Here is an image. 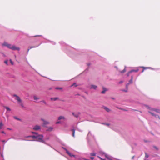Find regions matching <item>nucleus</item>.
<instances>
[{
	"mask_svg": "<svg viewBox=\"0 0 160 160\" xmlns=\"http://www.w3.org/2000/svg\"><path fill=\"white\" fill-rule=\"evenodd\" d=\"M13 96V97H15V99L17 100V102L21 107L22 108L24 107L23 104L20 98L16 94H14Z\"/></svg>",
	"mask_w": 160,
	"mask_h": 160,
	"instance_id": "1",
	"label": "nucleus"
},
{
	"mask_svg": "<svg viewBox=\"0 0 160 160\" xmlns=\"http://www.w3.org/2000/svg\"><path fill=\"white\" fill-rule=\"evenodd\" d=\"M13 50H19L20 48H19L16 47L15 46H11L10 44H8L7 47Z\"/></svg>",
	"mask_w": 160,
	"mask_h": 160,
	"instance_id": "2",
	"label": "nucleus"
},
{
	"mask_svg": "<svg viewBox=\"0 0 160 160\" xmlns=\"http://www.w3.org/2000/svg\"><path fill=\"white\" fill-rule=\"evenodd\" d=\"M36 139L37 141L40 142H43L44 141L43 140V136L42 135H37Z\"/></svg>",
	"mask_w": 160,
	"mask_h": 160,
	"instance_id": "3",
	"label": "nucleus"
},
{
	"mask_svg": "<svg viewBox=\"0 0 160 160\" xmlns=\"http://www.w3.org/2000/svg\"><path fill=\"white\" fill-rule=\"evenodd\" d=\"M40 128L41 127L40 126L38 125H36L33 127V129L37 131L40 129Z\"/></svg>",
	"mask_w": 160,
	"mask_h": 160,
	"instance_id": "4",
	"label": "nucleus"
},
{
	"mask_svg": "<svg viewBox=\"0 0 160 160\" xmlns=\"http://www.w3.org/2000/svg\"><path fill=\"white\" fill-rule=\"evenodd\" d=\"M148 112L150 113L152 115L155 116L157 118H159L160 119V117L158 115H156L154 113L151 112L149 111Z\"/></svg>",
	"mask_w": 160,
	"mask_h": 160,
	"instance_id": "5",
	"label": "nucleus"
},
{
	"mask_svg": "<svg viewBox=\"0 0 160 160\" xmlns=\"http://www.w3.org/2000/svg\"><path fill=\"white\" fill-rule=\"evenodd\" d=\"M66 152L67 153L70 157H75V156L74 155L72 154L71 153H70L68 150H66Z\"/></svg>",
	"mask_w": 160,
	"mask_h": 160,
	"instance_id": "6",
	"label": "nucleus"
},
{
	"mask_svg": "<svg viewBox=\"0 0 160 160\" xmlns=\"http://www.w3.org/2000/svg\"><path fill=\"white\" fill-rule=\"evenodd\" d=\"M151 110L153 111H154L156 112L160 113V110L159 109L152 108L151 109Z\"/></svg>",
	"mask_w": 160,
	"mask_h": 160,
	"instance_id": "7",
	"label": "nucleus"
},
{
	"mask_svg": "<svg viewBox=\"0 0 160 160\" xmlns=\"http://www.w3.org/2000/svg\"><path fill=\"white\" fill-rule=\"evenodd\" d=\"M72 114L76 118H78L79 115V113H75L73 112L72 113Z\"/></svg>",
	"mask_w": 160,
	"mask_h": 160,
	"instance_id": "8",
	"label": "nucleus"
},
{
	"mask_svg": "<svg viewBox=\"0 0 160 160\" xmlns=\"http://www.w3.org/2000/svg\"><path fill=\"white\" fill-rule=\"evenodd\" d=\"M138 71H139V69L137 68L135 70L133 69V70H131L129 72V73H131V72H138Z\"/></svg>",
	"mask_w": 160,
	"mask_h": 160,
	"instance_id": "9",
	"label": "nucleus"
},
{
	"mask_svg": "<svg viewBox=\"0 0 160 160\" xmlns=\"http://www.w3.org/2000/svg\"><path fill=\"white\" fill-rule=\"evenodd\" d=\"M65 119V117L63 116H60L58 118V120H60L61 119L64 120Z\"/></svg>",
	"mask_w": 160,
	"mask_h": 160,
	"instance_id": "10",
	"label": "nucleus"
},
{
	"mask_svg": "<svg viewBox=\"0 0 160 160\" xmlns=\"http://www.w3.org/2000/svg\"><path fill=\"white\" fill-rule=\"evenodd\" d=\"M37 135H32V136H29L27 137H32L33 139H36L37 138Z\"/></svg>",
	"mask_w": 160,
	"mask_h": 160,
	"instance_id": "11",
	"label": "nucleus"
},
{
	"mask_svg": "<svg viewBox=\"0 0 160 160\" xmlns=\"http://www.w3.org/2000/svg\"><path fill=\"white\" fill-rule=\"evenodd\" d=\"M71 131L72 132V136L73 137H75V130L74 129H72L71 130Z\"/></svg>",
	"mask_w": 160,
	"mask_h": 160,
	"instance_id": "12",
	"label": "nucleus"
},
{
	"mask_svg": "<svg viewBox=\"0 0 160 160\" xmlns=\"http://www.w3.org/2000/svg\"><path fill=\"white\" fill-rule=\"evenodd\" d=\"M103 108L104 109H105L107 112H109L110 111V110L108 108L106 107H104Z\"/></svg>",
	"mask_w": 160,
	"mask_h": 160,
	"instance_id": "13",
	"label": "nucleus"
},
{
	"mask_svg": "<svg viewBox=\"0 0 160 160\" xmlns=\"http://www.w3.org/2000/svg\"><path fill=\"white\" fill-rule=\"evenodd\" d=\"M58 99V98L57 97H56L55 98H51V100H52L56 101Z\"/></svg>",
	"mask_w": 160,
	"mask_h": 160,
	"instance_id": "14",
	"label": "nucleus"
},
{
	"mask_svg": "<svg viewBox=\"0 0 160 160\" xmlns=\"http://www.w3.org/2000/svg\"><path fill=\"white\" fill-rule=\"evenodd\" d=\"M91 87L92 88H93L94 89H96L97 88V86L95 85H92L91 86Z\"/></svg>",
	"mask_w": 160,
	"mask_h": 160,
	"instance_id": "15",
	"label": "nucleus"
},
{
	"mask_svg": "<svg viewBox=\"0 0 160 160\" xmlns=\"http://www.w3.org/2000/svg\"><path fill=\"white\" fill-rule=\"evenodd\" d=\"M33 98L35 100H38L39 99V98L36 96H34Z\"/></svg>",
	"mask_w": 160,
	"mask_h": 160,
	"instance_id": "16",
	"label": "nucleus"
},
{
	"mask_svg": "<svg viewBox=\"0 0 160 160\" xmlns=\"http://www.w3.org/2000/svg\"><path fill=\"white\" fill-rule=\"evenodd\" d=\"M4 107L7 110V111H11V109L8 107H6V106H5Z\"/></svg>",
	"mask_w": 160,
	"mask_h": 160,
	"instance_id": "17",
	"label": "nucleus"
},
{
	"mask_svg": "<svg viewBox=\"0 0 160 160\" xmlns=\"http://www.w3.org/2000/svg\"><path fill=\"white\" fill-rule=\"evenodd\" d=\"M3 126V124L2 123V122H0V129H1L2 128V127Z\"/></svg>",
	"mask_w": 160,
	"mask_h": 160,
	"instance_id": "18",
	"label": "nucleus"
},
{
	"mask_svg": "<svg viewBox=\"0 0 160 160\" xmlns=\"http://www.w3.org/2000/svg\"><path fill=\"white\" fill-rule=\"evenodd\" d=\"M99 153L102 155H105V153L102 152H100Z\"/></svg>",
	"mask_w": 160,
	"mask_h": 160,
	"instance_id": "19",
	"label": "nucleus"
},
{
	"mask_svg": "<svg viewBox=\"0 0 160 160\" xmlns=\"http://www.w3.org/2000/svg\"><path fill=\"white\" fill-rule=\"evenodd\" d=\"M44 124H47L49 123V122H48L47 121H45L44 120H43Z\"/></svg>",
	"mask_w": 160,
	"mask_h": 160,
	"instance_id": "20",
	"label": "nucleus"
},
{
	"mask_svg": "<svg viewBox=\"0 0 160 160\" xmlns=\"http://www.w3.org/2000/svg\"><path fill=\"white\" fill-rule=\"evenodd\" d=\"M8 44L6 42H4L2 44V45L3 46H5L7 47Z\"/></svg>",
	"mask_w": 160,
	"mask_h": 160,
	"instance_id": "21",
	"label": "nucleus"
},
{
	"mask_svg": "<svg viewBox=\"0 0 160 160\" xmlns=\"http://www.w3.org/2000/svg\"><path fill=\"white\" fill-rule=\"evenodd\" d=\"M105 157L108 159H109V158L108 155L106 154H105L104 155Z\"/></svg>",
	"mask_w": 160,
	"mask_h": 160,
	"instance_id": "22",
	"label": "nucleus"
},
{
	"mask_svg": "<svg viewBox=\"0 0 160 160\" xmlns=\"http://www.w3.org/2000/svg\"><path fill=\"white\" fill-rule=\"evenodd\" d=\"M55 89L58 90H62V88L60 87H56L55 88Z\"/></svg>",
	"mask_w": 160,
	"mask_h": 160,
	"instance_id": "23",
	"label": "nucleus"
},
{
	"mask_svg": "<svg viewBox=\"0 0 160 160\" xmlns=\"http://www.w3.org/2000/svg\"><path fill=\"white\" fill-rule=\"evenodd\" d=\"M90 155L91 156H95L96 155V154L95 153H90Z\"/></svg>",
	"mask_w": 160,
	"mask_h": 160,
	"instance_id": "24",
	"label": "nucleus"
},
{
	"mask_svg": "<svg viewBox=\"0 0 160 160\" xmlns=\"http://www.w3.org/2000/svg\"><path fill=\"white\" fill-rule=\"evenodd\" d=\"M145 157H146L147 158H148L149 157V155H148V154L147 153H145Z\"/></svg>",
	"mask_w": 160,
	"mask_h": 160,
	"instance_id": "25",
	"label": "nucleus"
},
{
	"mask_svg": "<svg viewBox=\"0 0 160 160\" xmlns=\"http://www.w3.org/2000/svg\"><path fill=\"white\" fill-rule=\"evenodd\" d=\"M98 157L101 160H106L105 159H103L99 156H98Z\"/></svg>",
	"mask_w": 160,
	"mask_h": 160,
	"instance_id": "26",
	"label": "nucleus"
},
{
	"mask_svg": "<svg viewBox=\"0 0 160 160\" xmlns=\"http://www.w3.org/2000/svg\"><path fill=\"white\" fill-rule=\"evenodd\" d=\"M14 118L16 119H17V120H20V119H19V118H17V117H14Z\"/></svg>",
	"mask_w": 160,
	"mask_h": 160,
	"instance_id": "27",
	"label": "nucleus"
},
{
	"mask_svg": "<svg viewBox=\"0 0 160 160\" xmlns=\"http://www.w3.org/2000/svg\"><path fill=\"white\" fill-rule=\"evenodd\" d=\"M4 63L7 65H8V60H6L4 61Z\"/></svg>",
	"mask_w": 160,
	"mask_h": 160,
	"instance_id": "28",
	"label": "nucleus"
},
{
	"mask_svg": "<svg viewBox=\"0 0 160 160\" xmlns=\"http://www.w3.org/2000/svg\"><path fill=\"white\" fill-rule=\"evenodd\" d=\"M106 91H107V90H103L101 92L102 93L104 94L105 93Z\"/></svg>",
	"mask_w": 160,
	"mask_h": 160,
	"instance_id": "29",
	"label": "nucleus"
},
{
	"mask_svg": "<svg viewBox=\"0 0 160 160\" xmlns=\"http://www.w3.org/2000/svg\"><path fill=\"white\" fill-rule=\"evenodd\" d=\"M41 102H42L44 104H45V105L47 104V103H46V102L44 100L42 101H41Z\"/></svg>",
	"mask_w": 160,
	"mask_h": 160,
	"instance_id": "30",
	"label": "nucleus"
},
{
	"mask_svg": "<svg viewBox=\"0 0 160 160\" xmlns=\"http://www.w3.org/2000/svg\"><path fill=\"white\" fill-rule=\"evenodd\" d=\"M132 78L131 79H130L129 81V83H131L132 82Z\"/></svg>",
	"mask_w": 160,
	"mask_h": 160,
	"instance_id": "31",
	"label": "nucleus"
},
{
	"mask_svg": "<svg viewBox=\"0 0 160 160\" xmlns=\"http://www.w3.org/2000/svg\"><path fill=\"white\" fill-rule=\"evenodd\" d=\"M10 61L11 63V64L13 65V62L12 61L11 59L10 60Z\"/></svg>",
	"mask_w": 160,
	"mask_h": 160,
	"instance_id": "32",
	"label": "nucleus"
},
{
	"mask_svg": "<svg viewBox=\"0 0 160 160\" xmlns=\"http://www.w3.org/2000/svg\"><path fill=\"white\" fill-rule=\"evenodd\" d=\"M32 134H36V135H38V133L37 132H32Z\"/></svg>",
	"mask_w": 160,
	"mask_h": 160,
	"instance_id": "33",
	"label": "nucleus"
},
{
	"mask_svg": "<svg viewBox=\"0 0 160 160\" xmlns=\"http://www.w3.org/2000/svg\"><path fill=\"white\" fill-rule=\"evenodd\" d=\"M103 124H104V125H107L108 126H109V125H110V124H109V123H103Z\"/></svg>",
	"mask_w": 160,
	"mask_h": 160,
	"instance_id": "34",
	"label": "nucleus"
},
{
	"mask_svg": "<svg viewBox=\"0 0 160 160\" xmlns=\"http://www.w3.org/2000/svg\"><path fill=\"white\" fill-rule=\"evenodd\" d=\"M153 148L157 150H158V148L155 146H154Z\"/></svg>",
	"mask_w": 160,
	"mask_h": 160,
	"instance_id": "35",
	"label": "nucleus"
},
{
	"mask_svg": "<svg viewBox=\"0 0 160 160\" xmlns=\"http://www.w3.org/2000/svg\"><path fill=\"white\" fill-rule=\"evenodd\" d=\"M76 83H74L71 86H72L74 85H75V87H76L77 86V85H76Z\"/></svg>",
	"mask_w": 160,
	"mask_h": 160,
	"instance_id": "36",
	"label": "nucleus"
},
{
	"mask_svg": "<svg viewBox=\"0 0 160 160\" xmlns=\"http://www.w3.org/2000/svg\"><path fill=\"white\" fill-rule=\"evenodd\" d=\"M41 36H41V35H36V36H33V37H41Z\"/></svg>",
	"mask_w": 160,
	"mask_h": 160,
	"instance_id": "37",
	"label": "nucleus"
},
{
	"mask_svg": "<svg viewBox=\"0 0 160 160\" xmlns=\"http://www.w3.org/2000/svg\"><path fill=\"white\" fill-rule=\"evenodd\" d=\"M141 68H143L144 69H146V68H145L144 67H141Z\"/></svg>",
	"mask_w": 160,
	"mask_h": 160,
	"instance_id": "38",
	"label": "nucleus"
},
{
	"mask_svg": "<svg viewBox=\"0 0 160 160\" xmlns=\"http://www.w3.org/2000/svg\"><path fill=\"white\" fill-rule=\"evenodd\" d=\"M34 47H31L30 48H29V49H28V51H29V50H30V49H31L32 48H34Z\"/></svg>",
	"mask_w": 160,
	"mask_h": 160,
	"instance_id": "39",
	"label": "nucleus"
},
{
	"mask_svg": "<svg viewBox=\"0 0 160 160\" xmlns=\"http://www.w3.org/2000/svg\"><path fill=\"white\" fill-rule=\"evenodd\" d=\"M60 123V121H58L56 122V124H58Z\"/></svg>",
	"mask_w": 160,
	"mask_h": 160,
	"instance_id": "40",
	"label": "nucleus"
},
{
	"mask_svg": "<svg viewBox=\"0 0 160 160\" xmlns=\"http://www.w3.org/2000/svg\"><path fill=\"white\" fill-rule=\"evenodd\" d=\"M90 158H91L92 160H93V159H94V157H90Z\"/></svg>",
	"mask_w": 160,
	"mask_h": 160,
	"instance_id": "41",
	"label": "nucleus"
},
{
	"mask_svg": "<svg viewBox=\"0 0 160 160\" xmlns=\"http://www.w3.org/2000/svg\"><path fill=\"white\" fill-rule=\"evenodd\" d=\"M2 132V133L5 134V132H4V131H2V132Z\"/></svg>",
	"mask_w": 160,
	"mask_h": 160,
	"instance_id": "42",
	"label": "nucleus"
},
{
	"mask_svg": "<svg viewBox=\"0 0 160 160\" xmlns=\"http://www.w3.org/2000/svg\"><path fill=\"white\" fill-rule=\"evenodd\" d=\"M134 157H135V156H132V159H134Z\"/></svg>",
	"mask_w": 160,
	"mask_h": 160,
	"instance_id": "43",
	"label": "nucleus"
},
{
	"mask_svg": "<svg viewBox=\"0 0 160 160\" xmlns=\"http://www.w3.org/2000/svg\"><path fill=\"white\" fill-rule=\"evenodd\" d=\"M118 109H121V110H123V109L122 108H118Z\"/></svg>",
	"mask_w": 160,
	"mask_h": 160,
	"instance_id": "44",
	"label": "nucleus"
},
{
	"mask_svg": "<svg viewBox=\"0 0 160 160\" xmlns=\"http://www.w3.org/2000/svg\"><path fill=\"white\" fill-rule=\"evenodd\" d=\"M103 90H106V89L105 88H104V87L103 88Z\"/></svg>",
	"mask_w": 160,
	"mask_h": 160,
	"instance_id": "45",
	"label": "nucleus"
},
{
	"mask_svg": "<svg viewBox=\"0 0 160 160\" xmlns=\"http://www.w3.org/2000/svg\"><path fill=\"white\" fill-rule=\"evenodd\" d=\"M1 157H2V158H3V155L2 154L1 155Z\"/></svg>",
	"mask_w": 160,
	"mask_h": 160,
	"instance_id": "46",
	"label": "nucleus"
},
{
	"mask_svg": "<svg viewBox=\"0 0 160 160\" xmlns=\"http://www.w3.org/2000/svg\"><path fill=\"white\" fill-rule=\"evenodd\" d=\"M122 110L125 111H127V110H125V109H123V110Z\"/></svg>",
	"mask_w": 160,
	"mask_h": 160,
	"instance_id": "47",
	"label": "nucleus"
},
{
	"mask_svg": "<svg viewBox=\"0 0 160 160\" xmlns=\"http://www.w3.org/2000/svg\"><path fill=\"white\" fill-rule=\"evenodd\" d=\"M123 91H124V92H126L127 91H126L125 90H123Z\"/></svg>",
	"mask_w": 160,
	"mask_h": 160,
	"instance_id": "48",
	"label": "nucleus"
},
{
	"mask_svg": "<svg viewBox=\"0 0 160 160\" xmlns=\"http://www.w3.org/2000/svg\"><path fill=\"white\" fill-rule=\"evenodd\" d=\"M90 65V64H88V66H89Z\"/></svg>",
	"mask_w": 160,
	"mask_h": 160,
	"instance_id": "49",
	"label": "nucleus"
},
{
	"mask_svg": "<svg viewBox=\"0 0 160 160\" xmlns=\"http://www.w3.org/2000/svg\"><path fill=\"white\" fill-rule=\"evenodd\" d=\"M144 141L145 142H148L147 141H146V140H144Z\"/></svg>",
	"mask_w": 160,
	"mask_h": 160,
	"instance_id": "50",
	"label": "nucleus"
},
{
	"mask_svg": "<svg viewBox=\"0 0 160 160\" xmlns=\"http://www.w3.org/2000/svg\"><path fill=\"white\" fill-rule=\"evenodd\" d=\"M144 70H143L142 71V72H144Z\"/></svg>",
	"mask_w": 160,
	"mask_h": 160,
	"instance_id": "51",
	"label": "nucleus"
},
{
	"mask_svg": "<svg viewBox=\"0 0 160 160\" xmlns=\"http://www.w3.org/2000/svg\"><path fill=\"white\" fill-rule=\"evenodd\" d=\"M84 160H89L87 159H84Z\"/></svg>",
	"mask_w": 160,
	"mask_h": 160,
	"instance_id": "52",
	"label": "nucleus"
},
{
	"mask_svg": "<svg viewBox=\"0 0 160 160\" xmlns=\"http://www.w3.org/2000/svg\"><path fill=\"white\" fill-rule=\"evenodd\" d=\"M122 82L121 81L119 83H121Z\"/></svg>",
	"mask_w": 160,
	"mask_h": 160,
	"instance_id": "53",
	"label": "nucleus"
},
{
	"mask_svg": "<svg viewBox=\"0 0 160 160\" xmlns=\"http://www.w3.org/2000/svg\"><path fill=\"white\" fill-rule=\"evenodd\" d=\"M129 73H129V72H128V76H129Z\"/></svg>",
	"mask_w": 160,
	"mask_h": 160,
	"instance_id": "54",
	"label": "nucleus"
},
{
	"mask_svg": "<svg viewBox=\"0 0 160 160\" xmlns=\"http://www.w3.org/2000/svg\"><path fill=\"white\" fill-rule=\"evenodd\" d=\"M2 141L3 142H5V140H3Z\"/></svg>",
	"mask_w": 160,
	"mask_h": 160,
	"instance_id": "55",
	"label": "nucleus"
},
{
	"mask_svg": "<svg viewBox=\"0 0 160 160\" xmlns=\"http://www.w3.org/2000/svg\"><path fill=\"white\" fill-rule=\"evenodd\" d=\"M3 56H4V57H5V55L4 54H3Z\"/></svg>",
	"mask_w": 160,
	"mask_h": 160,
	"instance_id": "56",
	"label": "nucleus"
},
{
	"mask_svg": "<svg viewBox=\"0 0 160 160\" xmlns=\"http://www.w3.org/2000/svg\"><path fill=\"white\" fill-rule=\"evenodd\" d=\"M8 129H9V130H11V129H10V128H8Z\"/></svg>",
	"mask_w": 160,
	"mask_h": 160,
	"instance_id": "57",
	"label": "nucleus"
},
{
	"mask_svg": "<svg viewBox=\"0 0 160 160\" xmlns=\"http://www.w3.org/2000/svg\"><path fill=\"white\" fill-rule=\"evenodd\" d=\"M124 72V71H123V72Z\"/></svg>",
	"mask_w": 160,
	"mask_h": 160,
	"instance_id": "58",
	"label": "nucleus"
}]
</instances>
